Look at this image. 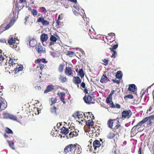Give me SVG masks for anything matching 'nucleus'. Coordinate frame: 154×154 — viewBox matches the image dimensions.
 <instances>
[{
    "mask_svg": "<svg viewBox=\"0 0 154 154\" xmlns=\"http://www.w3.org/2000/svg\"><path fill=\"white\" fill-rule=\"evenodd\" d=\"M5 132L8 134H13V132L12 130L8 127H7L5 129Z\"/></svg>",
    "mask_w": 154,
    "mask_h": 154,
    "instance_id": "37",
    "label": "nucleus"
},
{
    "mask_svg": "<svg viewBox=\"0 0 154 154\" xmlns=\"http://www.w3.org/2000/svg\"><path fill=\"white\" fill-rule=\"evenodd\" d=\"M9 146L13 149H15V147L14 146V143L11 142L10 141H7Z\"/></svg>",
    "mask_w": 154,
    "mask_h": 154,
    "instance_id": "36",
    "label": "nucleus"
},
{
    "mask_svg": "<svg viewBox=\"0 0 154 154\" xmlns=\"http://www.w3.org/2000/svg\"><path fill=\"white\" fill-rule=\"evenodd\" d=\"M55 89L54 85H50L47 86L46 90L44 91V93L45 94L51 91L52 90Z\"/></svg>",
    "mask_w": 154,
    "mask_h": 154,
    "instance_id": "16",
    "label": "nucleus"
},
{
    "mask_svg": "<svg viewBox=\"0 0 154 154\" xmlns=\"http://www.w3.org/2000/svg\"><path fill=\"white\" fill-rule=\"evenodd\" d=\"M116 119H109L107 122V125L108 127L112 128L114 122H115Z\"/></svg>",
    "mask_w": 154,
    "mask_h": 154,
    "instance_id": "23",
    "label": "nucleus"
},
{
    "mask_svg": "<svg viewBox=\"0 0 154 154\" xmlns=\"http://www.w3.org/2000/svg\"><path fill=\"white\" fill-rule=\"evenodd\" d=\"M152 106H151L149 107V109L148 110H147V112H149L151 111L152 109Z\"/></svg>",
    "mask_w": 154,
    "mask_h": 154,
    "instance_id": "64",
    "label": "nucleus"
},
{
    "mask_svg": "<svg viewBox=\"0 0 154 154\" xmlns=\"http://www.w3.org/2000/svg\"><path fill=\"white\" fill-rule=\"evenodd\" d=\"M115 92V91L114 90H113L112 91H111L109 95V96L112 97V95L114 94V92Z\"/></svg>",
    "mask_w": 154,
    "mask_h": 154,
    "instance_id": "60",
    "label": "nucleus"
},
{
    "mask_svg": "<svg viewBox=\"0 0 154 154\" xmlns=\"http://www.w3.org/2000/svg\"><path fill=\"white\" fill-rule=\"evenodd\" d=\"M36 49L38 53H42L45 51V48H44L42 45L39 43L37 45V47H36Z\"/></svg>",
    "mask_w": 154,
    "mask_h": 154,
    "instance_id": "13",
    "label": "nucleus"
},
{
    "mask_svg": "<svg viewBox=\"0 0 154 154\" xmlns=\"http://www.w3.org/2000/svg\"><path fill=\"white\" fill-rule=\"evenodd\" d=\"M121 106L118 103L116 104L115 105V108H117L119 109L120 108Z\"/></svg>",
    "mask_w": 154,
    "mask_h": 154,
    "instance_id": "61",
    "label": "nucleus"
},
{
    "mask_svg": "<svg viewBox=\"0 0 154 154\" xmlns=\"http://www.w3.org/2000/svg\"><path fill=\"white\" fill-rule=\"evenodd\" d=\"M83 116L82 114H81L80 112H79V115H78V118L79 119H82L83 118Z\"/></svg>",
    "mask_w": 154,
    "mask_h": 154,
    "instance_id": "55",
    "label": "nucleus"
},
{
    "mask_svg": "<svg viewBox=\"0 0 154 154\" xmlns=\"http://www.w3.org/2000/svg\"><path fill=\"white\" fill-rule=\"evenodd\" d=\"M122 76V72L121 71H118L116 75V78L117 79H121Z\"/></svg>",
    "mask_w": 154,
    "mask_h": 154,
    "instance_id": "34",
    "label": "nucleus"
},
{
    "mask_svg": "<svg viewBox=\"0 0 154 154\" xmlns=\"http://www.w3.org/2000/svg\"><path fill=\"white\" fill-rule=\"evenodd\" d=\"M59 79L60 82L62 83L65 82L67 81V79L66 76L63 74H61L60 75Z\"/></svg>",
    "mask_w": 154,
    "mask_h": 154,
    "instance_id": "17",
    "label": "nucleus"
},
{
    "mask_svg": "<svg viewBox=\"0 0 154 154\" xmlns=\"http://www.w3.org/2000/svg\"><path fill=\"white\" fill-rule=\"evenodd\" d=\"M115 34L114 33H110L108 34V35L106 36V39L108 41L110 42H112L115 40Z\"/></svg>",
    "mask_w": 154,
    "mask_h": 154,
    "instance_id": "12",
    "label": "nucleus"
},
{
    "mask_svg": "<svg viewBox=\"0 0 154 154\" xmlns=\"http://www.w3.org/2000/svg\"><path fill=\"white\" fill-rule=\"evenodd\" d=\"M15 20H14L12 19L11 20L9 23L7 24L5 27V30H6L9 29L14 24Z\"/></svg>",
    "mask_w": 154,
    "mask_h": 154,
    "instance_id": "26",
    "label": "nucleus"
},
{
    "mask_svg": "<svg viewBox=\"0 0 154 154\" xmlns=\"http://www.w3.org/2000/svg\"><path fill=\"white\" fill-rule=\"evenodd\" d=\"M142 153V148L140 147L139 148V150L138 151V154H141Z\"/></svg>",
    "mask_w": 154,
    "mask_h": 154,
    "instance_id": "59",
    "label": "nucleus"
},
{
    "mask_svg": "<svg viewBox=\"0 0 154 154\" xmlns=\"http://www.w3.org/2000/svg\"><path fill=\"white\" fill-rule=\"evenodd\" d=\"M11 114L8 113H5L3 115L4 117L6 119H9Z\"/></svg>",
    "mask_w": 154,
    "mask_h": 154,
    "instance_id": "42",
    "label": "nucleus"
},
{
    "mask_svg": "<svg viewBox=\"0 0 154 154\" xmlns=\"http://www.w3.org/2000/svg\"><path fill=\"white\" fill-rule=\"evenodd\" d=\"M79 115V112H77L75 113H74L72 115V117H73L75 119H76L78 118V115Z\"/></svg>",
    "mask_w": 154,
    "mask_h": 154,
    "instance_id": "51",
    "label": "nucleus"
},
{
    "mask_svg": "<svg viewBox=\"0 0 154 154\" xmlns=\"http://www.w3.org/2000/svg\"><path fill=\"white\" fill-rule=\"evenodd\" d=\"M5 60V58L3 56L0 54V66L2 64L3 61Z\"/></svg>",
    "mask_w": 154,
    "mask_h": 154,
    "instance_id": "45",
    "label": "nucleus"
},
{
    "mask_svg": "<svg viewBox=\"0 0 154 154\" xmlns=\"http://www.w3.org/2000/svg\"><path fill=\"white\" fill-rule=\"evenodd\" d=\"M60 22L59 20H57L56 21V26L57 28H59L60 27Z\"/></svg>",
    "mask_w": 154,
    "mask_h": 154,
    "instance_id": "53",
    "label": "nucleus"
},
{
    "mask_svg": "<svg viewBox=\"0 0 154 154\" xmlns=\"http://www.w3.org/2000/svg\"><path fill=\"white\" fill-rule=\"evenodd\" d=\"M116 134L112 132H110L107 135V137L109 139H112L115 136Z\"/></svg>",
    "mask_w": 154,
    "mask_h": 154,
    "instance_id": "29",
    "label": "nucleus"
},
{
    "mask_svg": "<svg viewBox=\"0 0 154 154\" xmlns=\"http://www.w3.org/2000/svg\"><path fill=\"white\" fill-rule=\"evenodd\" d=\"M78 75L79 76L81 77V78L84 77L85 74L83 72V70L82 69H79V71L78 72Z\"/></svg>",
    "mask_w": 154,
    "mask_h": 154,
    "instance_id": "32",
    "label": "nucleus"
},
{
    "mask_svg": "<svg viewBox=\"0 0 154 154\" xmlns=\"http://www.w3.org/2000/svg\"><path fill=\"white\" fill-rule=\"evenodd\" d=\"M69 129L66 128L64 127H63L61 129L60 133L63 134L65 135L67 134L69 132Z\"/></svg>",
    "mask_w": 154,
    "mask_h": 154,
    "instance_id": "18",
    "label": "nucleus"
},
{
    "mask_svg": "<svg viewBox=\"0 0 154 154\" xmlns=\"http://www.w3.org/2000/svg\"><path fill=\"white\" fill-rule=\"evenodd\" d=\"M69 138H72L74 137H76L78 135L79 131L78 129H75L74 127L69 128Z\"/></svg>",
    "mask_w": 154,
    "mask_h": 154,
    "instance_id": "4",
    "label": "nucleus"
},
{
    "mask_svg": "<svg viewBox=\"0 0 154 154\" xmlns=\"http://www.w3.org/2000/svg\"><path fill=\"white\" fill-rule=\"evenodd\" d=\"M73 7L74 8H75L77 10L79 11V8L78 7H77L75 6L74 5Z\"/></svg>",
    "mask_w": 154,
    "mask_h": 154,
    "instance_id": "62",
    "label": "nucleus"
},
{
    "mask_svg": "<svg viewBox=\"0 0 154 154\" xmlns=\"http://www.w3.org/2000/svg\"><path fill=\"white\" fill-rule=\"evenodd\" d=\"M112 97L108 96L106 99V101L107 103H109L111 102L112 101Z\"/></svg>",
    "mask_w": 154,
    "mask_h": 154,
    "instance_id": "38",
    "label": "nucleus"
},
{
    "mask_svg": "<svg viewBox=\"0 0 154 154\" xmlns=\"http://www.w3.org/2000/svg\"><path fill=\"white\" fill-rule=\"evenodd\" d=\"M57 95L60 97V99L61 101L64 104L66 103L65 101H64V99L63 97L65 96V93L64 92H61L58 93Z\"/></svg>",
    "mask_w": 154,
    "mask_h": 154,
    "instance_id": "19",
    "label": "nucleus"
},
{
    "mask_svg": "<svg viewBox=\"0 0 154 154\" xmlns=\"http://www.w3.org/2000/svg\"><path fill=\"white\" fill-rule=\"evenodd\" d=\"M31 10V14L33 16L35 17L37 15L38 12L36 9H33Z\"/></svg>",
    "mask_w": 154,
    "mask_h": 154,
    "instance_id": "35",
    "label": "nucleus"
},
{
    "mask_svg": "<svg viewBox=\"0 0 154 154\" xmlns=\"http://www.w3.org/2000/svg\"><path fill=\"white\" fill-rule=\"evenodd\" d=\"M18 67L17 66L14 68V72L15 74L17 73L20 71H22L23 69V67L22 66L18 65Z\"/></svg>",
    "mask_w": 154,
    "mask_h": 154,
    "instance_id": "28",
    "label": "nucleus"
},
{
    "mask_svg": "<svg viewBox=\"0 0 154 154\" xmlns=\"http://www.w3.org/2000/svg\"><path fill=\"white\" fill-rule=\"evenodd\" d=\"M112 81L114 83H116L117 84H119L120 83V80H116L115 79H112Z\"/></svg>",
    "mask_w": 154,
    "mask_h": 154,
    "instance_id": "57",
    "label": "nucleus"
},
{
    "mask_svg": "<svg viewBox=\"0 0 154 154\" xmlns=\"http://www.w3.org/2000/svg\"><path fill=\"white\" fill-rule=\"evenodd\" d=\"M154 119V115L150 116L144 118L142 120L139 122L136 125L133 127L131 130V134H133L134 135L136 134L137 133L136 132L137 127H139L138 128L139 129L140 127H141L145 123H146L147 127L150 126Z\"/></svg>",
    "mask_w": 154,
    "mask_h": 154,
    "instance_id": "1",
    "label": "nucleus"
},
{
    "mask_svg": "<svg viewBox=\"0 0 154 154\" xmlns=\"http://www.w3.org/2000/svg\"><path fill=\"white\" fill-rule=\"evenodd\" d=\"M74 148L73 150L74 154H80L82 151L81 146L77 143L75 144Z\"/></svg>",
    "mask_w": 154,
    "mask_h": 154,
    "instance_id": "8",
    "label": "nucleus"
},
{
    "mask_svg": "<svg viewBox=\"0 0 154 154\" xmlns=\"http://www.w3.org/2000/svg\"><path fill=\"white\" fill-rule=\"evenodd\" d=\"M110 107L112 108H115V105L113 103L112 101L110 103H109Z\"/></svg>",
    "mask_w": 154,
    "mask_h": 154,
    "instance_id": "52",
    "label": "nucleus"
},
{
    "mask_svg": "<svg viewBox=\"0 0 154 154\" xmlns=\"http://www.w3.org/2000/svg\"><path fill=\"white\" fill-rule=\"evenodd\" d=\"M67 55L69 56H71L72 55H73L74 54V52L72 51H68L67 52Z\"/></svg>",
    "mask_w": 154,
    "mask_h": 154,
    "instance_id": "54",
    "label": "nucleus"
},
{
    "mask_svg": "<svg viewBox=\"0 0 154 154\" xmlns=\"http://www.w3.org/2000/svg\"><path fill=\"white\" fill-rule=\"evenodd\" d=\"M83 99L85 102L87 104L94 103L92 101L93 99L92 97L89 94L85 95Z\"/></svg>",
    "mask_w": 154,
    "mask_h": 154,
    "instance_id": "9",
    "label": "nucleus"
},
{
    "mask_svg": "<svg viewBox=\"0 0 154 154\" xmlns=\"http://www.w3.org/2000/svg\"><path fill=\"white\" fill-rule=\"evenodd\" d=\"M63 18V15L62 14H61L60 15H59L58 16V18L57 20H61Z\"/></svg>",
    "mask_w": 154,
    "mask_h": 154,
    "instance_id": "58",
    "label": "nucleus"
},
{
    "mask_svg": "<svg viewBox=\"0 0 154 154\" xmlns=\"http://www.w3.org/2000/svg\"><path fill=\"white\" fill-rule=\"evenodd\" d=\"M57 38L53 35H51L50 38V40L51 42H50L49 45L51 46L54 44V42H55L57 40Z\"/></svg>",
    "mask_w": 154,
    "mask_h": 154,
    "instance_id": "20",
    "label": "nucleus"
},
{
    "mask_svg": "<svg viewBox=\"0 0 154 154\" xmlns=\"http://www.w3.org/2000/svg\"><path fill=\"white\" fill-rule=\"evenodd\" d=\"M48 38L47 35L46 34H42L40 36L41 40L42 42L46 41Z\"/></svg>",
    "mask_w": 154,
    "mask_h": 154,
    "instance_id": "24",
    "label": "nucleus"
},
{
    "mask_svg": "<svg viewBox=\"0 0 154 154\" xmlns=\"http://www.w3.org/2000/svg\"><path fill=\"white\" fill-rule=\"evenodd\" d=\"M109 80V79L106 75H103L101 78L100 82L102 83H105Z\"/></svg>",
    "mask_w": 154,
    "mask_h": 154,
    "instance_id": "21",
    "label": "nucleus"
},
{
    "mask_svg": "<svg viewBox=\"0 0 154 154\" xmlns=\"http://www.w3.org/2000/svg\"><path fill=\"white\" fill-rule=\"evenodd\" d=\"M91 114V112H86V113H84V116L85 118H86L87 119H88V116L90 115L91 114Z\"/></svg>",
    "mask_w": 154,
    "mask_h": 154,
    "instance_id": "46",
    "label": "nucleus"
},
{
    "mask_svg": "<svg viewBox=\"0 0 154 154\" xmlns=\"http://www.w3.org/2000/svg\"><path fill=\"white\" fill-rule=\"evenodd\" d=\"M56 110L57 108L55 106H54L53 107H51V109L50 110L51 112H55V113H56Z\"/></svg>",
    "mask_w": 154,
    "mask_h": 154,
    "instance_id": "48",
    "label": "nucleus"
},
{
    "mask_svg": "<svg viewBox=\"0 0 154 154\" xmlns=\"http://www.w3.org/2000/svg\"><path fill=\"white\" fill-rule=\"evenodd\" d=\"M20 3H23L24 4H26V0H19Z\"/></svg>",
    "mask_w": 154,
    "mask_h": 154,
    "instance_id": "56",
    "label": "nucleus"
},
{
    "mask_svg": "<svg viewBox=\"0 0 154 154\" xmlns=\"http://www.w3.org/2000/svg\"><path fill=\"white\" fill-rule=\"evenodd\" d=\"M41 62H42L44 63H46L48 62V61L46 60L44 58H39L35 60V63H37L38 64L41 63Z\"/></svg>",
    "mask_w": 154,
    "mask_h": 154,
    "instance_id": "27",
    "label": "nucleus"
},
{
    "mask_svg": "<svg viewBox=\"0 0 154 154\" xmlns=\"http://www.w3.org/2000/svg\"><path fill=\"white\" fill-rule=\"evenodd\" d=\"M94 122L91 120H88L87 121L86 123V125L89 126L90 127H92L94 125Z\"/></svg>",
    "mask_w": 154,
    "mask_h": 154,
    "instance_id": "31",
    "label": "nucleus"
},
{
    "mask_svg": "<svg viewBox=\"0 0 154 154\" xmlns=\"http://www.w3.org/2000/svg\"><path fill=\"white\" fill-rule=\"evenodd\" d=\"M10 58L8 62H7V64L11 65L13 66V67L15 68L17 67V65H18L17 64V60L14 58H12L9 57Z\"/></svg>",
    "mask_w": 154,
    "mask_h": 154,
    "instance_id": "10",
    "label": "nucleus"
},
{
    "mask_svg": "<svg viewBox=\"0 0 154 154\" xmlns=\"http://www.w3.org/2000/svg\"><path fill=\"white\" fill-rule=\"evenodd\" d=\"M122 128V127L121 126V125L118 120L117 121V122L116 123V125L114 127L112 128V131L116 133V134H119V133H120L121 132V130Z\"/></svg>",
    "mask_w": 154,
    "mask_h": 154,
    "instance_id": "5",
    "label": "nucleus"
},
{
    "mask_svg": "<svg viewBox=\"0 0 154 154\" xmlns=\"http://www.w3.org/2000/svg\"><path fill=\"white\" fill-rule=\"evenodd\" d=\"M73 83L77 85L78 88L79 87V84H80V86L82 89H84V92L85 94H88V90L86 88V85L85 83L84 82H81V80L78 76H74L73 77Z\"/></svg>",
    "mask_w": 154,
    "mask_h": 154,
    "instance_id": "2",
    "label": "nucleus"
},
{
    "mask_svg": "<svg viewBox=\"0 0 154 154\" xmlns=\"http://www.w3.org/2000/svg\"><path fill=\"white\" fill-rule=\"evenodd\" d=\"M65 66V64L63 63L60 64L58 67V71L60 72H62L63 70V69Z\"/></svg>",
    "mask_w": 154,
    "mask_h": 154,
    "instance_id": "33",
    "label": "nucleus"
},
{
    "mask_svg": "<svg viewBox=\"0 0 154 154\" xmlns=\"http://www.w3.org/2000/svg\"><path fill=\"white\" fill-rule=\"evenodd\" d=\"M9 119L14 121H17V117L16 116L11 114L10 117Z\"/></svg>",
    "mask_w": 154,
    "mask_h": 154,
    "instance_id": "43",
    "label": "nucleus"
},
{
    "mask_svg": "<svg viewBox=\"0 0 154 154\" xmlns=\"http://www.w3.org/2000/svg\"><path fill=\"white\" fill-rule=\"evenodd\" d=\"M5 71L6 72H8L9 74L13 73L14 71V68L13 67V66H11L7 64L6 62L5 65Z\"/></svg>",
    "mask_w": 154,
    "mask_h": 154,
    "instance_id": "7",
    "label": "nucleus"
},
{
    "mask_svg": "<svg viewBox=\"0 0 154 154\" xmlns=\"http://www.w3.org/2000/svg\"><path fill=\"white\" fill-rule=\"evenodd\" d=\"M93 147L95 150L99 149V147L101 146L100 142L97 140H94L93 142Z\"/></svg>",
    "mask_w": 154,
    "mask_h": 154,
    "instance_id": "14",
    "label": "nucleus"
},
{
    "mask_svg": "<svg viewBox=\"0 0 154 154\" xmlns=\"http://www.w3.org/2000/svg\"><path fill=\"white\" fill-rule=\"evenodd\" d=\"M51 105H52L54 103H57V99L56 98L52 97L51 98Z\"/></svg>",
    "mask_w": 154,
    "mask_h": 154,
    "instance_id": "41",
    "label": "nucleus"
},
{
    "mask_svg": "<svg viewBox=\"0 0 154 154\" xmlns=\"http://www.w3.org/2000/svg\"><path fill=\"white\" fill-rule=\"evenodd\" d=\"M133 97H134L132 94H129L125 96L124 97V99L125 100H127L128 98L132 99L133 98Z\"/></svg>",
    "mask_w": 154,
    "mask_h": 154,
    "instance_id": "40",
    "label": "nucleus"
},
{
    "mask_svg": "<svg viewBox=\"0 0 154 154\" xmlns=\"http://www.w3.org/2000/svg\"><path fill=\"white\" fill-rule=\"evenodd\" d=\"M30 46L31 47H35L37 44V42L36 40L32 39L30 40L29 42Z\"/></svg>",
    "mask_w": 154,
    "mask_h": 154,
    "instance_id": "25",
    "label": "nucleus"
},
{
    "mask_svg": "<svg viewBox=\"0 0 154 154\" xmlns=\"http://www.w3.org/2000/svg\"><path fill=\"white\" fill-rule=\"evenodd\" d=\"M131 112L130 110H123L122 113L121 118L123 119L125 118L128 119L131 117Z\"/></svg>",
    "mask_w": 154,
    "mask_h": 154,
    "instance_id": "6",
    "label": "nucleus"
},
{
    "mask_svg": "<svg viewBox=\"0 0 154 154\" xmlns=\"http://www.w3.org/2000/svg\"><path fill=\"white\" fill-rule=\"evenodd\" d=\"M103 62L104 63V65L105 66H107L108 64L109 60L106 59H104L102 60Z\"/></svg>",
    "mask_w": 154,
    "mask_h": 154,
    "instance_id": "47",
    "label": "nucleus"
},
{
    "mask_svg": "<svg viewBox=\"0 0 154 154\" xmlns=\"http://www.w3.org/2000/svg\"><path fill=\"white\" fill-rule=\"evenodd\" d=\"M61 124L60 123H57V127H60V126H61Z\"/></svg>",
    "mask_w": 154,
    "mask_h": 154,
    "instance_id": "63",
    "label": "nucleus"
},
{
    "mask_svg": "<svg viewBox=\"0 0 154 154\" xmlns=\"http://www.w3.org/2000/svg\"><path fill=\"white\" fill-rule=\"evenodd\" d=\"M112 52H113V54L111 56V57L115 58L117 56V54L116 51H111Z\"/></svg>",
    "mask_w": 154,
    "mask_h": 154,
    "instance_id": "50",
    "label": "nucleus"
},
{
    "mask_svg": "<svg viewBox=\"0 0 154 154\" xmlns=\"http://www.w3.org/2000/svg\"><path fill=\"white\" fill-rule=\"evenodd\" d=\"M137 87L134 84H130L129 85L128 90L129 91L134 92L135 91V89Z\"/></svg>",
    "mask_w": 154,
    "mask_h": 154,
    "instance_id": "22",
    "label": "nucleus"
},
{
    "mask_svg": "<svg viewBox=\"0 0 154 154\" xmlns=\"http://www.w3.org/2000/svg\"><path fill=\"white\" fill-rule=\"evenodd\" d=\"M75 144H70L65 146L64 149V152L65 154L68 153H72L74 148Z\"/></svg>",
    "mask_w": 154,
    "mask_h": 154,
    "instance_id": "3",
    "label": "nucleus"
},
{
    "mask_svg": "<svg viewBox=\"0 0 154 154\" xmlns=\"http://www.w3.org/2000/svg\"><path fill=\"white\" fill-rule=\"evenodd\" d=\"M118 46V45L117 44L114 45L112 47V48H110V49L111 51H114V50L116 49Z\"/></svg>",
    "mask_w": 154,
    "mask_h": 154,
    "instance_id": "49",
    "label": "nucleus"
},
{
    "mask_svg": "<svg viewBox=\"0 0 154 154\" xmlns=\"http://www.w3.org/2000/svg\"><path fill=\"white\" fill-rule=\"evenodd\" d=\"M38 23L41 22L43 26H47L49 24V22L45 20L44 18L43 17H39L37 20Z\"/></svg>",
    "mask_w": 154,
    "mask_h": 154,
    "instance_id": "11",
    "label": "nucleus"
},
{
    "mask_svg": "<svg viewBox=\"0 0 154 154\" xmlns=\"http://www.w3.org/2000/svg\"><path fill=\"white\" fill-rule=\"evenodd\" d=\"M45 64L40 63L39 64V66H38L37 68H39L41 70H42L45 68Z\"/></svg>",
    "mask_w": 154,
    "mask_h": 154,
    "instance_id": "44",
    "label": "nucleus"
},
{
    "mask_svg": "<svg viewBox=\"0 0 154 154\" xmlns=\"http://www.w3.org/2000/svg\"><path fill=\"white\" fill-rule=\"evenodd\" d=\"M40 9L41 10V12L44 14H45L47 11L45 8L43 7H40Z\"/></svg>",
    "mask_w": 154,
    "mask_h": 154,
    "instance_id": "39",
    "label": "nucleus"
},
{
    "mask_svg": "<svg viewBox=\"0 0 154 154\" xmlns=\"http://www.w3.org/2000/svg\"><path fill=\"white\" fill-rule=\"evenodd\" d=\"M15 38L11 37L10 38L9 40H8V42L10 45H12L15 42Z\"/></svg>",
    "mask_w": 154,
    "mask_h": 154,
    "instance_id": "30",
    "label": "nucleus"
},
{
    "mask_svg": "<svg viewBox=\"0 0 154 154\" xmlns=\"http://www.w3.org/2000/svg\"><path fill=\"white\" fill-rule=\"evenodd\" d=\"M65 73L67 75L70 76L72 75L73 71L71 67L69 66L66 67L65 70Z\"/></svg>",
    "mask_w": 154,
    "mask_h": 154,
    "instance_id": "15",
    "label": "nucleus"
}]
</instances>
